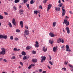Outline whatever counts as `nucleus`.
I'll list each match as a JSON object with an SVG mask.
<instances>
[{
    "instance_id": "1",
    "label": "nucleus",
    "mask_w": 73,
    "mask_h": 73,
    "mask_svg": "<svg viewBox=\"0 0 73 73\" xmlns=\"http://www.w3.org/2000/svg\"><path fill=\"white\" fill-rule=\"evenodd\" d=\"M64 8H65V6H63L62 7V16H64V15H65V13H66V11H65V9H64Z\"/></svg>"
},
{
    "instance_id": "2",
    "label": "nucleus",
    "mask_w": 73,
    "mask_h": 73,
    "mask_svg": "<svg viewBox=\"0 0 73 73\" xmlns=\"http://www.w3.org/2000/svg\"><path fill=\"white\" fill-rule=\"evenodd\" d=\"M1 50H2V51L0 52V55L3 54L4 55L5 54V50L4 48H2Z\"/></svg>"
},
{
    "instance_id": "3",
    "label": "nucleus",
    "mask_w": 73,
    "mask_h": 73,
    "mask_svg": "<svg viewBox=\"0 0 73 73\" xmlns=\"http://www.w3.org/2000/svg\"><path fill=\"white\" fill-rule=\"evenodd\" d=\"M62 42V43H64V39L61 38H60L59 39H58L57 40V42L58 43H59V42Z\"/></svg>"
},
{
    "instance_id": "4",
    "label": "nucleus",
    "mask_w": 73,
    "mask_h": 73,
    "mask_svg": "<svg viewBox=\"0 0 73 73\" xmlns=\"http://www.w3.org/2000/svg\"><path fill=\"white\" fill-rule=\"evenodd\" d=\"M63 24H66V26H68V25H69V21H67V20L64 19Z\"/></svg>"
},
{
    "instance_id": "5",
    "label": "nucleus",
    "mask_w": 73,
    "mask_h": 73,
    "mask_svg": "<svg viewBox=\"0 0 73 73\" xmlns=\"http://www.w3.org/2000/svg\"><path fill=\"white\" fill-rule=\"evenodd\" d=\"M8 38L7 35L4 36L2 35H0V38H4V39H7Z\"/></svg>"
},
{
    "instance_id": "6",
    "label": "nucleus",
    "mask_w": 73,
    "mask_h": 73,
    "mask_svg": "<svg viewBox=\"0 0 73 73\" xmlns=\"http://www.w3.org/2000/svg\"><path fill=\"white\" fill-rule=\"evenodd\" d=\"M66 51H67V52H71V50L69 49V45H66Z\"/></svg>"
},
{
    "instance_id": "7",
    "label": "nucleus",
    "mask_w": 73,
    "mask_h": 73,
    "mask_svg": "<svg viewBox=\"0 0 73 73\" xmlns=\"http://www.w3.org/2000/svg\"><path fill=\"white\" fill-rule=\"evenodd\" d=\"M41 58L42 59L41 60V62H44V61L46 59V57L45 56H41Z\"/></svg>"
},
{
    "instance_id": "8",
    "label": "nucleus",
    "mask_w": 73,
    "mask_h": 73,
    "mask_svg": "<svg viewBox=\"0 0 73 73\" xmlns=\"http://www.w3.org/2000/svg\"><path fill=\"white\" fill-rule=\"evenodd\" d=\"M12 23L14 25H15V26L16 25V22L15 21V19L13 18V19Z\"/></svg>"
},
{
    "instance_id": "9",
    "label": "nucleus",
    "mask_w": 73,
    "mask_h": 73,
    "mask_svg": "<svg viewBox=\"0 0 73 73\" xmlns=\"http://www.w3.org/2000/svg\"><path fill=\"white\" fill-rule=\"evenodd\" d=\"M66 30L67 33L68 34L70 33V30H69V28L68 27H67L66 28Z\"/></svg>"
},
{
    "instance_id": "10",
    "label": "nucleus",
    "mask_w": 73,
    "mask_h": 73,
    "mask_svg": "<svg viewBox=\"0 0 73 73\" xmlns=\"http://www.w3.org/2000/svg\"><path fill=\"white\" fill-rule=\"evenodd\" d=\"M29 31L27 29L25 30V34L26 35H29Z\"/></svg>"
},
{
    "instance_id": "11",
    "label": "nucleus",
    "mask_w": 73,
    "mask_h": 73,
    "mask_svg": "<svg viewBox=\"0 0 73 73\" xmlns=\"http://www.w3.org/2000/svg\"><path fill=\"white\" fill-rule=\"evenodd\" d=\"M57 50V46H56V47H54L53 48V50L54 52H55Z\"/></svg>"
},
{
    "instance_id": "12",
    "label": "nucleus",
    "mask_w": 73,
    "mask_h": 73,
    "mask_svg": "<svg viewBox=\"0 0 73 73\" xmlns=\"http://www.w3.org/2000/svg\"><path fill=\"white\" fill-rule=\"evenodd\" d=\"M19 13L20 15H23V12H24V11L23 9H20L19 11Z\"/></svg>"
},
{
    "instance_id": "13",
    "label": "nucleus",
    "mask_w": 73,
    "mask_h": 73,
    "mask_svg": "<svg viewBox=\"0 0 73 73\" xmlns=\"http://www.w3.org/2000/svg\"><path fill=\"white\" fill-rule=\"evenodd\" d=\"M50 8H51V5L50 4H49L48 5V9H47V12H48V11H49V9H50Z\"/></svg>"
},
{
    "instance_id": "14",
    "label": "nucleus",
    "mask_w": 73,
    "mask_h": 73,
    "mask_svg": "<svg viewBox=\"0 0 73 73\" xmlns=\"http://www.w3.org/2000/svg\"><path fill=\"white\" fill-rule=\"evenodd\" d=\"M55 11L57 12L58 11H60V8L56 7L55 9Z\"/></svg>"
},
{
    "instance_id": "15",
    "label": "nucleus",
    "mask_w": 73,
    "mask_h": 73,
    "mask_svg": "<svg viewBox=\"0 0 73 73\" xmlns=\"http://www.w3.org/2000/svg\"><path fill=\"white\" fill-rule=\"evenodd\" d=\"M42 49L43 50L44 52H45L46 51H47V48H45V46H44V47H43Z\"/></svg>"
},
{
    "instance_id": "16",
    "label": "nucleus",
    "mask_w": 73,
    "mask_h": 73,
    "mask_svg": "<svg viewBox=\"0 0 73 73\" xmlns=\"http://www.w3.org/2000/svg\"><path fill=\"white\" fill-rule=\"evenodd\" d=\"M49 35L51 37H53L54 36V34L52 33H49Z\"/></svg>"
},
{
    "instance_id": "17",
    "label": "nucleus",
    "mask_w": 73,
    "mask_h": 73,
    "mask_svg": "<svg viewBox=\"0 0 73 73\" xmlns=\"http://www.w3.org/2000/svg\"><path fill=\"white\" fill-rule=\"evenodd\" d=\"M20 24L21 25V28L23 27V22L22 21H21L20 22Z\"/></svg>"
},
{
    "instance_id": "18",
    "label": "nucleus",
    "mask_w": 73,
    "mask_h": 73,
    "mask_svg": "<svg viewBox=\"0 0 73 73\" xmlns=\"http://www.w3.org/2000/svg\"><path fill=\"white\" fill-rule=\"evenodd\" d=\"M31 48H32V46H28L26 47L27 50H29V49H31Z\"/></svg>"
},
{
    "instance_id": "19",
    "label": "nucleus",
    "mask_w": 73,
    "mask_h": 73,
    "mask_svg": "<svg viewBox=\"0 0 73 73\" xmlns=\"http://www.w3.org/2000/svg\"><path fill=\"white\" fill-rule=\"evenodd\" d=\"M32 61L33 62H36L37 61V60L36 59H34L32 60Z\"/></svg>"
},
{
    "instance_id": "20",
    "label": "nucleus",
    "mask_w": 73,
    "mask_h": 73,
    "mask_svg": "<svg viewBox=\"0 0 73 73\" xmlns=\"http://www.w3.org/2000/svg\"><path fill=\"white\" fill-rule=\"evenodd\" d=\"M53 42H54L53 41V40L51 41L50 40H49V43H50V44H52L53 43Z\"/></svg>"
},
{
    "instance_id": "21",
    "label": "nucleus",
    "mask_w": 73,
    "mask_h": 73,
    "mask_svg": "<svg viewBox=\"0 0 73 73\" xmlns=\"http://www.w3.org/2000/svg\"><path fill=\"white\" fill-rule=\"evenodd\" d=\"M22 54L23 56H25L26 55V53L25 52L23 51L22 52Z\"/></svg>"
},
{
    "instance_id": "22",
    "label": "nucleus",
    "mask_w": 73,
    "mask_h": 73,
    "mask_svg": "<svg viewBox=\"0 0 73 73\" xmlns=\"http://www.w3.org/2000/svg\"><path fill=\"white\" fill-rule=\"evenodd\" d=\"M14 2L15 3H17L20 2V0H15Z\"/></svg>"
},
{
    "instance_id": "23",
    "label": "nucleus",
    "mask_w": 73,
    "mask_h": 73,
    "mask_svg": "<svg viewBox=\"0 0 73 73\" xmlns=\"http://www.w3.org/2000/svg\"><path fill=\"white\" fill-rule=\"evenodd\" d=\"M63 5H64V4L63 3H60L58 5V6L59 7H61Z\"/></svg>"
},
{
    "instance_id": "24",
    "label": "nucleus",
    "mask_w": 73,
    "mask_h": 73,
    "mask_svg": "<svg viewBox=\"0 0 73 73\" xmlns=\"http://www.w3.org/2000/svg\"><path fill=\"white\" fill-rule=\"evenodd\" d=\"M35 3V1H33V0H31L30 1V4H34Z\"/></svg>"
},
{
    "instance_id": "25",
    "label": "nucleus",
    "mask_w": 73,
    "mask_h": 73,
    "mask_svg": "<svg viewBox=\"0 0 73 73\" xmlns=\"http://www.w3.org/2000/svg\"><path fill=\"white\" fill-rule=\"evenodd\" d=\"M34 12L35 15H37V13H38V11H35Z\"/></svg>"
},
{
    "instance_id": "26",
    "label": "nucleus",
    "mask_w": 73,
    "mask_h": 73,
    "mask_svg": "<svg viewBox=\"0 0 73 73\" xmlns=\"http://www.w3.org/2000/svg\"><path fill=\"white\" fill-rule=\"evenodd\" d=\"M56 24V22H53L52 24V25H53V27H55Z\"/></svg>"
},
{
    "instance_id": "27",
    "label": "nucleus",
    "mask_w": 73,
    "mask_h": 73,
    "mask_svg": "<svg viewBox=\"0 0 73 73\" xmlns=\"http://www.w3.org/2000/svg\"><path fill=\"white\" fill-rule=\"evenodd\" d=\"M35 46L36 48H38V46H39V45L38 44H35Z\"/></svg>"
},
{
    "instance_id": "28",
    "label": "nucleus",
    "mask_w": 73,
    "mask_h": 73,
    "mask_svg": "<svg viewBox=\"0 0 73 73\" xmlns=\"http://www.w3.org/2000/svg\"><path fill=\"white\" fill-rule=\"evenodd\" d=\"M9 25L10 27L11 28L12 27V24H11V23H9Z\"/></svg>"
},
{
    "instance_id": "29",
    "label": "nucleus",
    "mask_w": 73,
    "mask_h": 73,
    "mask_svg": "<svg viewBox=\"0 0 73 73\" xmlns=\"http://www.w3.org/2000/svg\"><path fill=\"white\" fill-rule=\"evenodd\" d=\"M26 5L28 9H30V7H29V4H27Z\"/></svg>"
},
{
    "instance_id": "30",
    "label": "nucleus",
    "mask_w": 73,
    "mask_h": 73,
    "mask_svg": "<svg viewBox=\"0 0 73 73\" xmlns=\"http://www.w3.org/2000/svg\"><path fill=\"white\" fill-rule=\"evenodd\" d=\"M4 19V17H3V16L2 15H0V19L1 20H2V19Z\"/></svg>"
},
{
    "instance_id": "31",
    "label": "nucleus",
    "mask_w": 73,
    "mask_h": 73,
    "mask_svg": "<svg viewBox=\"0 0 73 73\" xmlns=\"http://www.w3.org/2000/svg\"><path fill=\"white\" fill-rule=\"evenodd\" d=\"M16 31L17 33L20 32V30L19 29H17L16 30Z\"/></svg>"
},
{
    "instance_id": "32",
    "label": "nucleus",
    "mask_w": 73,
    "mask_h": 73,
    "mask_svg": "<svg viewBox=\"0 0 73 73\" xmlns=\"http://www.w3.org/2000/svg\"><path fill=\"white\" fill-rule=\"evenodd\" d=\"M33 54H36V52L35 51L33 50L32 52Z\"/></svg>"
},
{
    "instance_id": "33",
    "label": "nucleus",
    "mask_w": 73,
    "mask_h": 73,
    "mask_svg": "<svg viewBox=\"0 0 73 73\" xmlns=\"http://www.w3.org/2000/svg\"><path fill=\"white\" fill-rule=\"evenodd\" d=\"M28 0H23V2L24 3H27Z\"/></svg>"
},
{
    "instance_id": "34",
    "label": "nucleus",
    "mask_w": 73,
    "mask_h": 73,
    "mask_svg": "<svg viewBox=\"0 0 73 73\" xmlns=\"http://www.w3.org/2000/svg\"><path fill=\"white\" fill-rule=\"evenodd\" d=\"M49 63L51 65H53V63H52V61H50L49 62Z\"/></svg>"
},
{
    "instance_id": "35",
    "label": "nucleus",
    "mask_w": 73,
    "mask_h": 73,
    "mask_svg": "<svg viewBox=\"0 0 73 73\" xmlns=\"http://www.w3.org/2000/svg\"><path fill=\"white\" fill-rule=\"evenodd\" d=\"M10 39L11 40H13V36H10Z\"/></svg>"
},
{
    "instance_id": "36",
    "label": "nucleus",
    "mask_w": 73,
    "mask_h": 73,
    "mask_svg": "<svg viewBox=\"0 0 73 73\" xmlns=\"http://www.w3.org/2000/svg\"><path fill=\"white\" fill-rule=\"evenodd\" d=\"M64 70V71H66V69L65 68H62V70Z\"/></svg>"
},
{
    "instance_id": "37",
    "label": "nucleus",
    "mask_w": 73,
    "mask_h": 73,
    "mask_svg": "<svg viewBox=\"0 0 73 73\" xmlns=\"http://www.w3.org/2000/svg\"><path fill=\"white\" fill-rule=\"evenodd\" d=\"M47 1H48V0H44L43 1L44 3H46V2H47Z\"/></svg>"
},
{
    "instance_id": "38",
    "label": "nucleus",
    "mask_w": 73,
    "mask_h": 73,
    "mask_svg": "<svg viewBox=\"0 0 73 73\" xmlns=\"http://www.w3.org/2000/svg\"><path fill=\"white\" fill-rule=\"evenodd\" d=\"M15 40L16 41H18V40H19V38H15Z\"/></svg>"
},
{
    "instance_id": "39",
    "label": "nucleus",
    "mask_w": 73,
    "mask_h": 73,
    "mask_svg": "<svg viewBox=\"0 0 73 73\" xmlns=\"http://www.w3.org/2000/svg\"><path fill=\"white\" fill-rule=\"evenodd\" d=\"M68 62H66L65 61V62H64V64H65V65H67V64H68Z\"/></svg>"
},
{
    "instance_id": "40",
    "label": "nucleus",
    "mask_w": 73,
    "mask_h": 73,
    "mask_svg": "<svg viewBox=\"0 0 73 73\" xmlns=\"http://www.w3.org/2000/svg\"><path fill=\"white\" fill-rule=\"evenodd\" d=\"M25 28H26V29H28V26H27V25L25 26Z\"/></svg>"
},
{
    "instance_id": "41",
    "label": "nucleus",
    "mask_w": 73,
    "mask_h": 73,
    "mask_svg": "<svg viewBox=\"0 0 73 73\" xmlns=\"http://www.w3.org/2000/svg\"><path fill=\"white\" fill-rule=\"evenodd\" d=\"M68 65H69V66L70 67V68H73V66L69 64Z\"/></svg>"
},
{
    "instance_id": "42",
    "label": "nucleus",
    "mask_w": 73,
    "mask_h": 73,
    "mask_svg": "<svg viewBox=\"0 0 73 73\" xmlns=\"http://www.w3.org/2000/svg\"><path fill=\"white\" fill-rule=\"evenodd\" d=\"M31 68H32V66L31 65H30L28 67V69H30Z\"/></svg>"
},
{
    "instance_id": "43",
    "label": "nucleus",
    "mask_w": 73,
    "mask_h": 73,
    "mask_svg": "<svg viewBox=\"0 0 73 73\" xmlns=\"http://www.w3.org/2000/svg\"><path fill=\"white\" fill-rule=\"evenodd\" d=\"M14 51H17V48H15L14 49H13Z\"/></svg>"
},
{
    "instance_id": "44",
    "label": "nucleus",
    "mask_w": 73,
    "mask_h": 73,
    "mask_svg": "<svg viewBox=\"0 0 73 73\" xmlns=\"http://www.w3.org/2000/svg\"><path fill=\"white\" fill-rule=\"evenodd\" d=\"M26 58H27V56H25L23 58V60H25V59H26Z\"/></svg>"
},
{
    "instance_id": "45",
    "label": "nucleus",
    "mask_w": 73,
    "mask_h": 73,
    "mask_svg": "<svg viewBox=\"0 0 73 73\" xmlns=\"http://www.w3.org/2000/svg\"><path fill=\"white\" fill-rule=\"evenodd\" d=\"M13 59H16V57L15 56H13L12 57Z\"/></svg>"
},
{
    "instance_id": "46",
    "label": "nucleus",
    "mask_w": 73,
    "mask_h": 73,
    "mask_svg": "<svg viewBox=\"0 0 73 73\" xmlns=\"http://www.w3.org/2000/svg\"><path fill=\"white\" fill-rule=\"evenodd\" d=\"M39 7L40 8V9H42V7L41 6V5L39 6Z\"/></svg>"
},
{
    "instance_id": "47",
    "label": "nucleus",
    "mask_w": 73,
    "mask_h": 73,
    "mask_svg": "<svg viewBox=\"0 0 73 73\" xmlns=\"http://www.w3.org/2000/svg\"><path fill=\"white\" fill-rule=\"evenodd\" d=\"M4 13L5 15H8V13L6 12H4Z\"/></svg>"
},
{
    "instance_id": "48",
    "label": "nucleus",
    "mask_w": 73,
    "mask_h": 73,
    "mask_svg": "<svg viewBox=\"0 0 73 73\" xmlns=\"http://www.w3.org/2000/svg\"><path fill=\"white\" fill-rule=\"evenodd\" d=\"M20 64L22 65V66H23V63L22 62H20Z\"/></svg>"
},
{
    "instance_id": "49",
    "label": "nucleus",
    "mask_w": 73,
    "mask_h": 73,
    "mask_svg": "<svg viewBox=\"0 0 73 73\" xmlns=\"http://www.w3.org/2000/svg\"><path fill=\"white\" fill-rule=\"evenodd\" d=\"M13 8L14 9H15V10H17V9L16 8V7H15V6L13 7Z\"/></svg>"
},
{
    "instance_id": "50",
    "label": "nucleus",
    "mask_w": 73,
    "mask_h": 73,
    "mask_svg": "<svg viewBox=\"0 0 73 73\" xmlns=\"http://www.w3.org/2000/svg\"><path fill=\"white\" fill-rule=\"evenodd\" d=\"M39 72H42V69H40L39 70Z\"/></svg>"
},
{
    "instance_id": "51",
    "label": "nucleus",
    "mask_w": 73,
    "mask_h": 73,
    "mask_svg": "<svg viewBox=\"0 0 73 73\" xmlns=\"http://www.w3.org/2000/svg\"><path fill=\"white\" fill-rule=\"evenodd\" d=\"M3 61H4V62H7V61L6 59H3Z\"/></svg>"
},
{
    "instance_id": "52",
    "label": "nucleus",
    "mask_w": 73,
    "mask_h": 73,
    "mask_svg": "<svg viewBox=\"0 0 73 73\" xmlns=\"http://www.w3.org/2000/svg\"><path fill=\"white\" fill-rule=\"evenodd\" d=\"M31 66H35V64H31Z\"/></svg>"
},
{
    "instance_id": "53",
    "label": "nucleus",
    "mask_w": 73,
    "mask_h": 73,
    "mask_svg": "<svg viewBox=\"0 0 73 73\" xmlns=\"http://www.w3.org/2000/svg\"><path fill=\"white\" fill-rule=\"evenodd\" d=\"M35 43H36L35 44H38V42L37 41H36Z\"/></svg>"
},
{
    "instance_id": "54",
    "label": "nucleus",
    "mask_w": 73,
    "mask_h": 73,
    "mask_svg": "<svg viewBox=\"0 0 73 73\" xmlns=\"http://www.w3.org/2000/svg\"><path fill=\"white\" fill-rule=\"evenodd\" d=\"M69 13H70L71 14H73V13H72V11H69Z\"/></svg>"
},
{
    "instance_id": "55",
    "label": "nucleus",
    "mask_w": 73,
    "mask_h": 73,
    "mask_svg": "<svg viewBox=\"0 0 73 73\" xmlns=\"http://www.w3.org/2000/svg\"><path fill=\"white\" fill-rule=\"evenodd\" d=\"M47 67L48 68H49V69H51V68H50V66H47Z\"/></svg>"
},
{
    "instance_id": "56",
    "label": "nucleus",
    "mask_w": 73,
    "mask_h": 73,
    "mask_svg": "<svg viewBox=\"0 0 73 73\" xmlns=\"http://www.w3.org/2000/svg\"><path fill=\"white\" fill-rule=\"evenodd\" d=\"M58 3L59 4H60L61 3V1L59 0L58 2Z\"/></svg>"
},
{
    "instance_id": "57",
    "label": "nucleus",
    "mask_w": 73,
    "mask_h": 73,
    "mask_svg": "<svg viewBox=\"0 0 73 73\" xmlns=\"http://www.w3.org/2000/svg\"><path fill=\"white\" fill-rule=\"evenodd\" d=\"M46 71H43L42 73H46Z\"/></svg>"
},
{
    "instance_id": "58",
    "label": "nucleus",
    "mask_w": 73,
    "mask_h": 73,
    "mask_svg": "<svg viewBox=\"0 0 73 73\" xmlns=\"http://www.w3.org/2000/svg\"><path fill=\"white\" fill-rule=\"evenodd\" d=\"M3 59L2 58H0V61H2V60H3Z\"/></svg>"
},
{
    "instance_id": "59",
    "label": "nucleus",
    "mask_w": 73,
    "mask_h": 73,
    "mask_svg": "<svg viewBox=\"0 0 73 73\" xmlns=\"http://www.w3.org/2000/svg\"><path fill=\"white\" fill-rule=\"evenodd\" d=\"M20 50V49H17V51H19V50Z\"/></svg>"
},
{
    "instance_id": "60",
    "label": "nucleus",
    "mask_w": 73,
    "mask_h": 73,
    "mask_svg": "<svg viewBox=\"0 0 73 73\" xmlns=\"http://www.w3.org/2000/svg\"><path fill=\"white\" fill-rule=\"evenodd\" d=\"M63 31L64 32H65V29H63Z\"/></svg>"
},
{
    "instance_id": "61",
    "label": "nucleus",
    "mask_w": 73,
    "mask_h": 73,
    "mask_svg": "<svg viewBox=\"0 0 73 73\" xmlns=\"http://www.w3.org/2000/svg\"><path fill=\"white\" fill-rule=\"evenodd\" d=\"M64 48V46H63L62 47H61V48Z\"/></svg>"
},
{
    "instance_id": "62",
    "label": "nucleus",
    "mask_w": 73,
    "mask_h": 73,
    "mask_svg": "<svg viewBox=\"0 0 73 73\" xmlns=\"http://www.w3.org/2000/svg\"><path fill=\"white\" fill-rule=\"evenodd\" d=\"M12 56H15V54H12Z\"/></svg>"
},
{
    "instance_id": "63",
    "label": "nucleus",
    "mask_w": 73,
    "mask_h": 73,
    "mask_svg": "<svg viewBox=\"0 0 73 73\" xmlns=\"http://www.w3.org/2000/svg\"><path fill=\"white\" fill-rule=\"evenodd\" d=\"M50 60H52V58L51 57H50Z\"/></svg>"
},
{
    "instance_id": "64",
    "label": "nucleus",
    "mask_w": 73,
    "mask_h": 73,
    "mask_svg": "<svg viewBox=\"0 0 73 73\" xmlns=\"http://www.w3.org/2000/svg\"><path fill=\"white\" fill-rule=\"evenodd\" d=\"M65 17H66V19H67V18H68V16H66Z\"/></svg>"
}]
</instances>
